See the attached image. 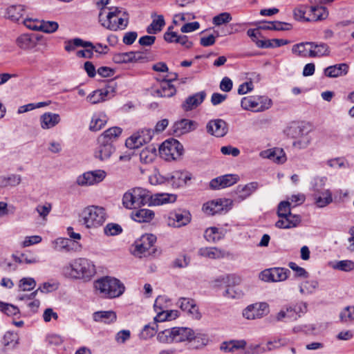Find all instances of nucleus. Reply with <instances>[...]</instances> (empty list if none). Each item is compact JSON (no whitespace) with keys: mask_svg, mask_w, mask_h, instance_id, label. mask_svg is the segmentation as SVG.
I'll use <instances>...</instances> for the list:
<instances>
[{"mask_svg":"<svg viewBox=\"0 0 354 354\" xmlns=\"http://www.w3.org/2000/svg\"><path fill=\"white\" fill-rule=\"evenodd\" d=\"M99 21L105 28L117 31L124 30L128 25L129 17L127 12L120 8H102L99 13Z\"/></svg>","mask_w":354,"mask_h":354,"instance_id":"nucleus-1","label":"nucleus"},{"mask_svg":"<svg viewBox=\"0 0 354 354\" xmlns=\"http://www.w3.org/2000/svg\"><path fill=\"white\" fill-rule=\"evenodd\" d=\"M95 267L91 261L78 258L62 269V274L70 279L89 280L95 274Z\"/></svg>","mask_w":354,"mask_h":354,"instance_id":"nucleus-2","label":"nucleus"},{"mask_svg":"<svg viewBox=\"0 0 354 354\" xmlns=\"http://www.w3.org/2000/svg\"><path fill=\"white\" fill-rule=\"evenodd\" d=\"M106 217L107 214L103 207L90 205L82 210L80 221L86 228H97L105 223Z\"/></svg>","mask_w":354,"mask_h":354,"instance_id":"nucleus-3","label":"nucleus"},{"mask_svg":"<svg viewBox=\"0 0 354 354\" xmlns=\"http://www.w3.org/2000/svg\"><path fill=\"white\" fill-rule=\"evenodd\" d=\"M95 289L107 298L120 297L124 291V286L118 279L105 277L95 282Z\"/></svg>","mask_w":354,"mask_h":354,"instance_id":"nucleus-4","label":"nucleus"},{"mask_svg":"<svg viewBox=\"0 0 354 354\" xmlns=\"http://www.w3.org/2000/svg\"><path fill=\"white\" fill-rule=\"evenodd\" d=\"M149 191L142 187L133 188L124 194L122 203L128 209L146 204L149 205Z\"/></svg>","mask_w":354,"mask_h":354,"instance_id":"nucleus-5","label":"nucleus"},{"mask_svg":"<svg viewBox=\"0 0 354 354\" xmlns=\"http://www.w3.org/2000/svg\"><path fill=\"white\" fill-rule=\"evenodd\" d=\"M272 102L266 96L252 95L242 98L241 106L244 110L262 112L271 107Z\"/></svg>","mask_w":354,"mask_h":354,"instance_id":"nucleus-6","label":"nucleus"},{"mask_svg":"<svg viewBox=\"0 0 354 354\" xmlns=\"http://www.w3.org/2000/svg\"><path fill=\"white\" fill-rule=\"evenodd\" d=\"M183 145L175 139L165 140L159 147L160 156L166 160L178 158L183 153Z\"/></svg>","mask_w":354,"mask_h":354,"instance_id":"nucleus-7","label":"nucleus"},{"mask_svg":"<svg viewBox=\"0 0 354 354\" xmlns=\"http://www.w3.org/2000/svg\"><path fill=\"white\" fill-rule=\"evenodd\" d=\"M317 183L314 187L313 197L315 203L318 207H324L332 203V193L329 189H322L319 188L318 184L322 186L325 184L326 178L324 177L316 179Z\"/></svg>","mask_w":354,"mask_h":354,"instance_id":"nucleus-8","label":"nucleus"},{"mask_svg":"<svg viewBox=\"0 0 354 354\" xmlns=\"http://www.w3.org/2000/svg\"><path fill=\"white\" fill-rule=\"evenodd\" d=\"M106 176V172L102 169H96L84 172L77 178L76 183L80 186H90L102 182Z\"/></svg>","mask_w":354,"mask_h":354,"instance_id":"nucleus-9","label":"nucleus"},{"mask_svg":"<svg viewBox=\"0 0 354 354\" xmlns=\"http://www.w3.org/2000/svg\"><path fill=\"white\" fill-rule=\"evenodd\" d=\"M232 201L229 199L220 198L209 201L203 205V212L209 215L221 214L228 212L231 209Z\"/></svg>","mask_w":354,"mask_h":354,"instance_id":"nucleus-10","label":"nucleus"},{"mask_svg":"<svg viewBox=\"0 0 354 354\" xmlns=\"http://www.w3.org/2000/svg\"><path fill=\"white\" fill-rule=\"evenodd\" d=\"M269 313V305L266 302H259L246 307L243 311V316L247 319H260Z\"/></svg>","mask_w":354,"mask_h":354,"instance_id":"nucleus-11","label":"nucleus"},{"mask_svg":"<svg viewBox=\"0 0 354 354\" xmlns=\"http://www.w3.org/2000/svg\"><path fill=\"white\" fill-rule=\"evenodd\" d=\"M174 75V78L171 80H167L163 79L160 82V86L158 88H153L151 95L156 97H169L174 95L176 90L175 86L171 84V81L176 80L178 75L176 73Z\"/></svg>","mask_w":354,"mask_h":354,"instance_id":"nucleus-12","label":"nucleus"},{"mask_svg":"<svg viewBox=\"0 0 354 354\" xmlns=\"http://www.w3.org/2000/svg\"><path fill=\"white\" fill-rule=\"evenodd\" d=\"M156 241V237L152 234H145L135 242V252L138 254L146 255L150 253L149 250Z\"/></svg>","mask_w":354,"mask_h":354,"instance_id":"nucleus-13","label":"nucleus"},{"mask_svg":"<svg viewBox=\"0 0 354 354\" xmlns=\"http://www.w3.org/2000/svg\"><path fill=\"white\" fill-rule=\"evenodd\" d=\"M239 180L236 174H225L212 179L209 186L213 189H221L236 184Z\"/></svg>","mask_w":354,"mask_h":354,"instance_id":"nucleus-14","label":"nucleus"},{"mask_svg":"<svg viewBox=\"0 0 354 354\" xmlns=\"http://www.w3.org/2000/svg\"><path fill=\"white\" fill-rule=\"evenodd\" d=\"M174 340L176 342H181L185 341H192L195 339H201L203 344L207 341L206 338H203L199 334L196 335L194 330L189 328L186 327H174Z\"/></svg>","mask_w":354,"mask_h":354,"instance_id":"nucleus-15","label":"nucleus"},{"mask_svg":"<svg viewBox=\"0 0 354 354\" xmlns=\"http://www.w3.org/2000/svg\"><path fill=\"white\" fill-rule=\"evenodd\" d=\"M145 57L140 52L130 51L127 53H118L113 55L112 60L115 64H128L138 62L145 59Z\"/></svg>","mask_w":354,"mask_h":354,"instance_id":"nucleus-16","label":"nucleus"},{"mask_svg":"<svg viewBox=\"0 0 354 354\" xmlns=\"http://www.w3.org/2000/svg\"><path fill=\"white\" fill-rule=\"evenodd\" d=\"M115 150V149L113 144L97 139V147L95 150L94 156L100 161H105L111 158Z\"/></svg>","mask_w":354,"mask_h":354,"instance_id":"nucleus-17","label":"nucleus"},{"mask_svg":"<svg viewBox=\"0 0 354 354\" xmlns=\"http://www.w3.org/2000/svg\"><path fill=\"white\" fill-rule=\"evenodd\" d=\"M207 131L216 137H223L227 133V124L221 119L211 120L207 124Z\"/></svg>","mask_w":354,"mask_h":354,"instance_id":"nucleus-18","label":"nucleus"},{"mask_svg":"<svg viewBox=\"0 0 354 354\" xmlns=\"http://www.w3.org/2000/svg\"><path fill=\"white\" fill-rule=\"evenodd\" d=\"M177 196L173 194L149 193V206H158L166 203H172L176 201Z\"/></svg>","mask_w":354,"mask_h":354,"instance_id":"nucleus-19","label":"nucleus"},{"mask_svg":"<svg viewBox=\"0 0 354 354\" xmlns=\"http://www.w3.org/2000/svg\"><path fill=\"white\" fill-rule=\"evenodd\" d=\"M259 156L262 158L269 159L278 164H282L286 160V153L281 148L263 150L260 152Z\"/></svg>","mask_w":354,"mask_h":354,"instance_id":"nucleus-20","label":"nucleus"},{"mask_svg":"<svg viewBox=\"0 0 354 354\" xmlns=\"http://www.w3.org/2000/svg\"><path fill=\"white\" fill-rule=\"evenodd\" d=\"M284 339H277L268 342L266 347H261L259 344L250 345L245 351V354H260L268 351H271L273 348H279L285 344Z\"/></svg>","mask_w":354,"mask_h":354,"instance_id":"nucleus-21","label":"nucleus"},{"mask_svg":"<svg viewBox=\"0 0 354 354\" xmlns=\"http://www.w3.org/2000/svg\"><path fill=\"white\" fill-rule=\"evenodd\" d=\"M178 306L180 309L191 315L194 319H200L201 313L196 305L195 301L189 298H180L178 301Z\"/></svg>","mask_w":354,"mask_h":354,"instance_id":"nucleus-22","label":"nucleus"},{"mask_svg":"<svg viewBox=\"0 0 354 354\" xmlns=\"http://www.w3.org/2000/svg\"><path fill=\"white\" fill-rule=\"evenodd\" d=\"M301 221V218L298 214H288L280 218L275 223V226L279 229H290L296 227Z\"/></svg>","mask_w":354,"mask_h":354,"instance_id":"nucleus-23","label":"nucleus"},{"mask_svg":"<svg viewBox=\"0 0 354 354\" xmlns=\"http://www.w3.org/2000/svg\"><path fill=\"white\" fill-rule=\"evenodd\" d=\"M198 254L203 257L217 259L227 257L229 253L224 250L216 247H205L199 249Z\"/></svg>","mask_w":354,"mask_h":354,"instance_id":"nucleus-24","label":"nucleus"},{"mask_svg":"<svg viewBox=\"0 0 354 354\" xmlns=\"http://www.w3.org/2000/svg\"><path fill=\"white\" fill-rule=\"evenodd\" d=\"M194 122L187 119H182L176 122L172 126L171 130L175 136H180L192 131L194 127Z\"/></svg>","mask_w":354,"mask_h":354,"instance_id":"nucleus-25","label":"nucleus"},{"mask_svg":"<svg viewBox=\"0 0 354 354\" xmlns=\"http://www.w3.org/2000/svg\"><path fill=\"white\" fill-rule=\"evenodd\" d=\"M61 121L60 115L57 113L47 112L40 117V124L43 129L53 128Z\"/></svg>","mask_w":354,"mask_h":354,"instance_id":"nucleus-26","label":"nucleus"},{"mask_svg":"<svg viewBox=\"0 0 354 354\" xmlns=\"http://www.w3.org/2000/svg\"><path fill=\"white\" fill-rule=\"evenodd\" d=\"M190 215L187 212L171 213L168 218V225L174 227L186 225L190 222Z\"/></svg>","mask_w":354,"mask_h":354,"instance_id":"nucleus-27","label":"nucleus"},{"mask_svg":"<svg viewBox=\"0 0 354 354\" xmlns=\"http://www.w3.org/2000/svg\"><path fill=\"white\" fill-rule=\"evenodd\" d=\"M206 93L205 91H201L189 96L182 104L183 109L185 111L192 110L203 102Z\"/></svg>","mask_w":354,"mask_h":354,"instance_id":"nucleus-28","label":"nucleus"},{"mask_svg":"<svg viewBox=\"0 0 354 354\" xmlns=\"http://www.w3.org/2000/svg\"><path fill=\"white\" fill-rule=\"evenodd\" d=\"M131 218L138 223H149L151 221L155 216V213L149 209H140L131 212Z\"/></svg>","mask_w":354,"mask_h":354,"instance_id":"nucleus-29","label":"nucleus"},{"mask_svg":"<svg viewBox=\"0 0 354 354\" xmlns=\"http://www.w3.org/2000/svg\"><path fill=\"white\" fill-rule=\"evenodd\" d=\"M259 187L257 182H251L245 185H238L236 187V193L238 195L239 201H243L250 196Z\"/></svg>","mask_w":354,"mask_h":354,"instance_id":"nucleus-30","label":"nucleus"},{"mask_svg":"<svg viewBox=\"0 0 354 354\" xmlns=\"http://www.w3.org/2000/svg\"><path fill=\"white\" fill-rule=\"evenodd\" d=\"M348 71V66L346 64L343 63L327 67L324 70V73L329 77H337L347 74Z\"/></svg>","mask_w":354,"mask_h":354,"instance_id":"nucleus-31","label":"nucleus"},{"mask_svg":"<svg viewBox=\"0 0 354 354\" xmlns=\"http://www.w3.org/2000/svg\"><path fill=\"white\" fill-rule=\"evenodd\" d=\"M122 132V130L121 128L113 127L104 131L97 139L105 142L113 144L121 135Z\"/></svg>","mask_w":354,"mask_h":354,"instance_id":"nucleus-32","label":"nucleus"},{"mask_svg":"<svg viewBox=\"0 0 354 354\" xmlns=\"http://www.w3.org/2000/svg\"><path fill=\"white\" fill-rule=\"evenodd\" d=\"M24 13L25 9L21 5L12 6L7 10L8 17L17 23H22V20L25 19L24 18Z\"/></svg>","mask_w":354,"mask_h":354,"instance_id":"nucleus-33","label":"nucleus"},{"mask_svg":"<svg viewBox=\"0 0 354 354\" xmlns=\"http://www.w3.org/2000/svg\"><path fill=\"white\" fill-rule=\"evenodd\" d=\"M16 44L21 49L30 50L36 46L37 41L32 38L31 35L22 34L17 38Z\"/></svg>","mask_w":354,"mask_h":354,"instance_id":"nucleus-34","label":"nucleus"},{"mask_svg":"<svg viewBox=\"0 0 354 354\" xmlns=\"http://www.w3.org/2000/svg\"><path fill=\"white\" fill-rule=\"evenodd\" d=\"M308 12L309 17H308L306 21L323 20L328 15V12L324 6H311Z\"/></svg>","mask_w":354,"mask_h":354,"instance_id":"nucleus-35","label":"nucleus"},{"mask_svg":"<svg viewBox=\"0 0 354 354\" xmlns=\"http://www.w3.org/2000/svg\"><path fill=\"white\" fill-rule=\"evenodd\" d=\"M309 52L311 57L327 56L330 53L327 44L324 43L317 44L315 42H311V44H310Z\"/></svg>","mask_w":354,"mask_h":354,"instance_id":"nucleus-36","label":"nucleus"},{"mask_svg":"<svg viewBox=\"0 0 354 354\" xmlns=\"http://www.w3.org/2000/svg\"><path fill=\"white\" fill-rule=\"evenodd\" d=\"M93 318L95 322H102L106 324L114 322L117 316L115 312L109 311H98L93 315Z\"/></svg>","mask_w":354,"mask_h":354,"instance_id":"nucleus-37","label":"nucleus"},{"mask_svg":"<svg viewBox=\"0 0 354 354\" xmlns=\"http://www.w3.org/2000/svg\"><path fill=\"white\" fill-rule=\"evenodd\" d=\"M156 157V149L153 145H149L145 147L140 153V161L146 164L152 162Z\"/></svg>","mask_w":354,"mask_h":354,"instance_id":"nucleus-38","label":"nucleus"},{"mask_svg":"<svg viewBox=\"0 0 354 354\" xmlns=\"http://www.w3.org/2000/svg\"><path fill=\"white\" fill-rule=\"evenodd\" d=\"M246 346V342L241 340H231L223 342L221 346V349L225 352H234L236 350L244 348Z\"/></svg>","mask_w":354,"mask_h":354,"instance_id":"nucleus-39","label":"nucleus"},{"mask_svg":"<svg viewBox=\"0 0 354 354\" xmlns=\"http://www.w3.org/2000/svg\"><path fill=\"white\" fill-rule=\"evenodd\" d=\"M319 283L316 280H306L302 281L299 286V292L303 295L313 294L318 288Z\"/></svg>","mask_w":354,"mask_h":354,"instance_id":"nucleus-40","label":"nucleus"},{"mask_svg":"<svg viewBox=\"0 0 354 354\" xmlns=\"http://www.w3.org/2000/svg\"><path fill=\"white\" fill-rule=\"evenodd\" d=\"M165 25V21L162 15H158L153 19L152 22L147 28V32L149 34H156L160 32Z\"/></svg>","mask_w":354,"mask_h":354,"instance_id":"nucleus-41","label":"nucleus"},{"mask_svg":"<svg viewBox=\"0 0 354 354\" xmlns=\"http://www.w3.org/2000/svg\"><path fill=\"white\" fill-rule=\"evenodd\" d=\"M165 301V298L163 297L159 296L156 298L155 303H154V308L155 310L157 312V315L154 317V322L156 324L157 322H161L168 320V315L166 314V311H160L161 310L162 307L160 306V304L162 302Z\"/></svg>","mask_w":354,"mask_h":354,"instance_id":"nucleus-42","label":"nucleus"},{"mask_svg":"<svg viewBox=\"0 0 354 354\" xmlns=\"http://www.w3.org/2000/svg\"><path fill=\"white\" fill-rule=\"evenodd\" d=\"M53 248L56 251L62 252L70 251L71 248L72 241L66 238H58L53 241Z\"/></svg>","mask_w":354,"mask_h":354,"instance_id":"nucleus-43","label":"nucleus"},{"mask_svg":"<svg viewBox=\"0 0 354 354\" xmlns=\"http://www.w3.org/2000/svg\"><path fill=\"white\" fill-rule=\"evenodd\" d=\"M106 122V116L104 114L94 115L91 122L90 129L95 131H99L105 125Z\"/></svg>","mask_w":354,"mask_h":354,"instance_id":"nucleus-44","label":"nucleus"},{"mask_svg":"<svg viewBox=\"0 0 354 354\" xmlns=\"http://www.w3.org/2000/svg\"><path fill=\"white\" fill-rule=\"evenodd\" d=\"M272 281L273 282L283 281L287 279L290 271L283 268H272Z\"/></svg>","mask_w":354,"mask_h":354,"instance_id":"nucleus-45","label":"nucleus"},{"mask_svg":"<svg viewBox=\"0 0 354 354\" xmlns=\"http://www.w3.org/2000/svg\"><path fill=\"white\" fill-rule=\"evenodd\" d=\"M109 91L106 89H99L87 96V100L91 104H97L106 100Z\"/></svg>","mask_w":354,"mask_h":354,"instance_id":"nucleus-46","label":"nucleus"},{"mask_svg":"<svg viewBox=\"0 0 354 354\" xmlns=\"http://www.w3.org/2000/svg\"><path fill=\"white\" fill-rule=\"evenodd\" d=\"M310 44H311V42L295 44L292 46V51L293 53L301 57H310Z\"/></svg>","mask_w":354,"mask_h":354,"instance_id":"nucleus-47","label":"nucleus"},{"mask_svg":"<svg viewBox=\"0 0 354 354\" xmlns=\"http://www.w3.org/2000/svg\"><path fill=\"white\" fill-rule=\"evenodd\" d=\"M65 50L68 52L72 51L75 47L82 46L86 48V46H91V42L85 41L80 38H75L73 39L68 40L65 42Z\"/></svg>","mask_w":354,"mask_h":354,"instance_id":"nucleus-48","label":"nucleus"},{"mask_svg":"<svg viewBox=\"0 0 354 354\" xmlns=\"http://www.w3.org/2000/svg\"><path fill=\"white\" fill-rule=\"evenodd\" d=\"M204 237L209 242H216L222 238V234L217 227H212L205 231Z\"/></svg>","mask_w":354,"mask_h":354,"instance_id":"nucleus-49","label":"nucleus"},{"mask_svg":"<svg viewBox=\"0 0 354 354\" xmlns=\"http://www.w3.org/2000/svg\"><path fill=\"white\" fill-rule=\"evenodd\" d=\"M174 337V328L165 329L158 334V339L163 343L175 342Z\"/></svg>","mask_w":354,"mask_h":354,"instance_id":"nucleus-50","label":"nucleus"},{"mask_svg":"<svg viewBox=\"0 0 354 354\" xmlns=\"http://www.w3.org/2000/svg\"><path fill=\"white\" fill-rule=\"evenodd\" d=\"M339 318L344 323L354 322V306L344 308L339 314Z\"/></svg>","mask_w":354,"mask_h":354,"instance_id":"nucleus-51","label":"nucleus"},{"mask_svg":"<svg viewBox=\"0 0 354 354\" xmlns=\"http://www.w3.org/2000/svg\"><path fill=\"white\" fill-rule=\"evenodd\" d=\"M247 34L251 38L252 41L254 42L259 48H265V47H263L262 46H261V44H266L267 39H260L261 33L259 28L249 29L247 32Z\"/></svg>","mask_w":354,"mask_h":354,"instance_id":"nucleus-52","label":"nucleus"},{"mask_svg":"<svg viewBox=\"0 0 354 354\" xmlns=\"http://www.w3.org/2000/svg\"><path fill=\"white\" fill-rule=\"evenodd\" d=\"M333 268L344 272H350L354 270V262L351 260L339 261L333 265Z\"/></svg>","mask_w":354,"mask_h":354,"instance_id":"nucleus-53","label":"nucleus"},{"mask_svg":"<svg viewBox=\"0 0 354 354\" xmlns=\"http://www.w3.org/2000/svg\"><path fill=\"white\" fill-rule=\"evenodd\" d=\"M58 28L59 24L56 21L41 20L39 31L50 34L55 32Z\"/></svg>","mask_w":354,"mask_h":354,"instance_id":"nucleus-54","label":"nucleus"},{"mask_svg":"<svg viewBox=\"0 0 354 354\" xmlns=\"http://www.w3.org/2000/svg\"><path fill=\"white\" fill-rule=\"evenodd\" d=\"M0 311L8 316H15L19 313L18 307L8 303L0 301Z\"/></svg>","mask_w":354,"mask_h":354,"instance_id":"nucleus-55","label":"nucleus"},{"mask_svg":"<svg viewBox=\"0 0 354 354\" xmlns=\"http://www.w3.org/2000/svg\"><path fill=\"white\" fill-rule=\"evenodd\" d=\"M36 286V281L33 278L24 277L19 281V288L21 291H30Z\"/></svg>","mask_w":354,"mask_h":354,"instance_id":"nucleus-56","label":"nucleus"},{"mask_svg":"<svg viewBox=\"0 0 354 354\" xmlns=\"http://www.w3.org/2000/svg\"><path fill=\"white\" fill-rule=\"evenodd\" d=\"M18 336L16 333L8 331L5 333L3 338V344L6 346L15 347L18 344Z\"/></svg>","mask_w":354,"mask_h":354,"instance_id":"nucleus-57","label":"nucleus"},{"mask_svg":"<svg viewBox=\"0 0 354 354\" xmlns=\"http://www.w3.org/2000/svg\"><path fill=\"white\" fill-rule=\"evenodd\" d=\"M138 132L133 134L131 137L127 138L125 142V145L127 148L133 149H137L142 146L143 144L141 142L140 137H139Z\"/></svg>","mask_w":354,"mask_h":354,"instance_id":"nucleus-58","label":"nucleus"},{"mask_svg":"<svg viewBox=\"0 0 354 354\" xmlns=\"http://www.w3.org/2000/svg\"><path fill=\"white\" fill-rule=\"evenodd\" d=\"M157 324L153 322L152 324L145 326L140 335L142 339H148L153 337L157 332Z\"/></svg>","mask_w":354,"mask_h":354,"instance_id":"nucleus-59","label":"nucleus"},{"mask_svg":"<svg viewBox=\"0 0 354 354\" xmlns=\"http://www.w3.org/2000/svg\"><path fill=\"white\" fill-rule=\"evenodd\" d=\"M232 17L229 12H222L218 15H216L212 19V23L216 26H221L227 24L232 20Z\"/></svg>","mask_w":354,"mask_h":354,"instance_id":"nucleus-60","label":"nucleus"},{"mask_svg":"<svg viewBox=\"0 0 354 354\" xmlns=\"http://www.w3.org/2000/svg\"><path fill=\"white\" fill-rule=\"evenodd\" d=\"M22 24L30 30L39 31L41 25V20L32 18H25Z\"/></svg>","mask_w":354,"mask_h":354,"instance_id":"nucleus-61","label":"nucleus"},{"mask_svg":"<svg viewBox=\"0 0 354 354\" xmlns=\"http://www.w3.org/2000/svg\"><path fill=\"white\" fill-rule=\"evenodd\" d=\"M290 203L289 201H281L277 208V215L279 218L291 214Z\"/></svg>","mask_w":354,"mask_h":354,"instance_id":"nucleus-62","label":"nucleus"},{"mask_svg":"<svg viewBox=\"0 0 354 354\" xmlns=\"http://www.w3.org/2000/svg\"><path fill=\"white\" fill-rule=\"evenodd\" d=\"M172 178L177 179L178 185L181 186L185 185L188 180H190L192 177L187 172L177 171L174 173Z\"/></svg>","mask_w":354,"mask_h":354,"instance_id":"nucleus-63","label":"nucleus"},{"mask_svg":"<svg viewBox=\"0 0 354 354\" xmlns=\"http://www.w3.org/2000/svg\"><path fill=\"white\" fill-rule=\"evenodd\" d=\"M104 232L108 236H114L120 234L122 232V228L118 224L109 223L104 228Z\"/></svg>","mask_w":354,"mask_h":354,"instance_id":"nucleus-64","label":"nucleus"}]
</instances>
